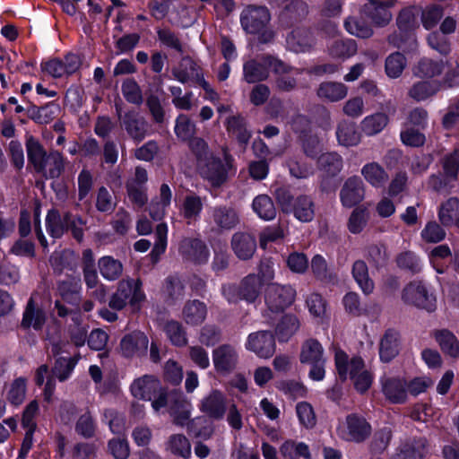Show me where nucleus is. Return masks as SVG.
Returning a JSON list of instances; mask_svg holds the SVG:
<instances>
[{"instance_id":"60","label":"nucleus","mask_w":459,"mask_h":459,"mask_svg":"<svg viewBox=\"0 0 459 459\" xmlns=\"http://www.w3.org/2000/svg\"><path fill=\"white\" fill-rule=\"evenodd\" d=\"M121 91L127 102L136 106H140L143 102L142 90L134 79H126L122 82Z\"/></svg>"},{"instance_id":"5","label":"nucleus","mask_w":459,"mask_h":459,"mask_svg":"<svg viewBox=\"0 0 459 459\" xmlns=\"http://www.w3.org/2000/svg\"><path fill=\"white\" fill-rule=\"evenodd\" d=\"M263 282L258 275L251 273L243 277L238 284L228 283L222 286L223 297L230 302L237 304L244 300L248 304L255 303L260 297Z\"/></svg>"},{"instance_id":"20","label":"nucleus","mask_w":459,"mask_h":459,"mask_svg":"<svg viewBox=\"0 0 459 459\" xmlns=\"http://www.w3.org/2000/svg\"><path fill=\"white\" fill-rule=\"evenodd\" d=\"M364 184L358 176L347 178L340 191L341 203L347 208H351L359 204L364 199Z\"/></svg>"},{"instance_id":"21","label":"nucleus","mask_w":459,"mask_h":459,"mask_svg":"<svg viewBox=\"0 0 459 459\" xmlns=\"http://www.w3.org/2000/svg\"><path fill=\"white\" fill-rule=\"evenodd\" d=\"M238 353L234 347L229 344L219 346L213 351L212 360L217 372L228 374L233 371L238 364Z\"/></svg>"},{"instance_id":"40","label":"nucleus","mask_w":459,"mask_h":459,"mask_svg":"<svg viewBox=\"0 0 459 459\" xmlns=\"http://www.w3.org/2000/svg\"><path fill=\"white\" fill-rule=\"evenodd\" d=\"M351 273L365 294L368 295L373 292L375 287L374 281L369 277L368 268L365 261L360 259L356 260L352 264Z\"/></svg>"},{"instance_id":"44","label":"nucleus","mask_w":459,"mask_h":459,"mask_svg":"<svg viewBox=\"0 0 459 459\" xmlns=\"http://www.w3.org/2000/svg\"><path fill=\"white\" fill-rule=\"evenodd\" d=\"M390 118L385 113H374L361 121V130L368 136L381 133L389 124Z\"/></svg>"},{"instance_id":"63","label":"nucleus","mask_w":459,"mask_h":459,"mask_svg":"<svg viewBox=\"0 0 459 459\" xmlns=\"http://www.w3.org/2000/svg\"><path fill=\"white\" fill-rule=\"evenodd\" d=\"M186 426L195 437L204 440L209 439L214 431L212 425L202 417L191 420Z\"/></svg>"},{"instance_id":"24","label":"nucleus","mask_w":459,"mask_h":459,"mask_svg":"<svg viewBox=\"0 0 459 459\" xmlns=\"http://www.w3.org/2000/svg\"><path fill=\"white\" fill-rule=\"evenodd\" d=\"M226 128L229 135L236 139L245 150L252 136L247 120L240 115L230 116L226 120Z\"/></svg>"},{"instance_id":"11","label":"nucleus","mask_w":459,"mask_h":459,"mask_svg":"<svg viewBox=\"0 0 459 459\" xmlns=\"http://www.w3.org/2000/svg\"><path fill=\"white\" fill-rule=\"evenodd\" d=\"M209 218L217 232L231 230L240 222L238 211L234 207L226 204L212 207Z\"/></svg>"},{"instance_id":"13","label":"nucleus","mask_w":459,"mask_h":459,"mask_svg":"<svg viewBox=\"0 0 459 459\" xmlns=\"http://www.w3.org/2000/svg\"><path fill=\"white\" fill-rule=\"evenodd\" d=\"M192 404L181 391L170 392V403L168 411L172 422L179 427H185L191 420Z\"/></svg>"},{"instance_id":"53","label":"nucleus","mask_w":459,"mask_h":459,"mask_svg":"<svg viewBox=\"0 0 459 459\" xmlns=\"http://www.w3.org/2000/svg\"><path fill=\"white\" fill-rule=\"evenodd\" d=\"M435 338L444 352L454 358L459 355V342L452 332L446 329L437 331Z\"/></svg>"},{"instance_id":"49","label":"nucleus","mask_w":459,"mask_h":459,"mask_svg":"<svg viewBox=\"0 0 459 459\" xmlns=\"http://www.w3.org/2000/svg\"><path fill=\"white\" fill-rule=\"evenodd\" d=\"M253 211L264 221H272L276 217L277 210L273 199L267 195H259L253 200Z\"/></svg>"},{"instance_id":"9","label":"nucleus","mask_w":459,"mask_h":459,"mask_svg":"<svg viewBox=\"0 0 459 459\" xmlns=\"http://www.w3.org/2000/svg\"><path fill=\"white\" fill-rule=\"evenodd\" d=\"M121 126L125 129L130 139L139 143L147 136L150 129L148 121L134 110L126 112L123 116L121 110L117 108Z\"/></svg>"},{"instance_id":"3","label":"nucleus","mask_w":459,"mask_h":459,"mask_svg":"<svg viewBox=\"0 0 459 459\" xmlns=\"http://www.w3.org/2000/svg\"><path fill=\"white\" fill-rule=\"evenodd\" d=\"M274 195L283 213H292L301 222H309L314 219L315 203L311 196L299 195L294 198L286 187L277 188Z\"/></svg>"},{"instance_id":"43","label":"nucleus","mask_w":459,"mask_h":459,"mask_svg":"<svg viewBox=\"0 0 459 459\" xmlns=\"http://www.w3.org/2000/svg\"><path fill=\"white\" fill-rule=\"evenodd\" d=\"M203 206V201L199 195L191 194L185 197L180 212L184 219L186 220L187 224L197 221L202 212Z\"/></svg>"},{"instance_id":"12","label":"nucleus","mask_w":459,"mask_h":459,"mask_svg":"<svg viewBox=\"0 0 459 459\" xmlns=\"http://www.w3.org/2000/svg\"><path fill=\"white\" fill-rule=\"evenodd\" d=\"M178 252L183 260L194 264H204L208 261L209 248L198 238H184L178 246Z\"/></svg>"},{"instance_id":"30","label":"nucleus","mask_w":459,"mask_h":459,"mask_svg":"<svg viewBox=\"0 0 459 459\" xmlns=\"http://www.w3.org/2000/svg\"><path fill=\"white\" fill-rule=\"evenodd\" d=\"M269 77L267 65L260 58V61L250 59L243 65V78L247 83H258Z\"/></svg>"},{"instance_id":"14","label":"nucleus","mask_w":459,"mask_h":459,"mask_svg":"<svg viewBox=\"0 0 459 459\" xmlns=\"http://www.w3.org/2000/svg\"><path fill=\"white\" fill-rule=\"evenodd\" d=\"M396 0H368L362 6L363 13L379 27L385 26L392 20L390 8L394 6Z\"/></svg>"},{"instance_id":"1","label":"nucleus","mask_w":459,"mask_h":459,"mask_svg":"<svg viewBox=\"0 0 459 459\" xmlns=\"http://www.w3.org/2000/svg\"><path fill=\"white\" fill-rule=\"evenodd\" d=\"M334 360L338 375L342 381L349 376L358 392L363 394L368 390L373 376L365 368L364 360L360 357H353L349 360L348 355L343 351L337 350Z\"/></svg>"},{"instance_id":"34","label":"nucleus","mask_w":459,"mask_h":459,"mask_svg":"<svg viewBox=\"0 0 459 459\" xmlns=\"http://www.w3.org/2000/svg\"><path fill=\"white\" fill-rule=\"evenodd\" d=\"M444 70L442 61L433 60L428 57H422L412 68L414 76L421 79H430L438 76Z\"/></svg>"},{"instance_id":"36","label":"nucleus","mask_w":459,"mask_h":459,"mask_svg":"<svg viewBox=\"0 0 459 459\" xmlns=\"http://www.w3.org/2000/svg\"><path fill=\"white\" fill-rule=\"evenodd\" d=\"M347 93V86L337 82H324L319 84L316 91L318 98L330 102H335L344 99Z\"/></svg>"},{"instance_id":"7","label":"nucleus","mask_w":459,"mask_h":459,"mask_svg":"<svg viewBox=\"0 0 459 459\" xmlns=\"http://www.w3.org/2000/svg\"><path fill=\"white\" fill-rule=\"evenodd\" d=\"M299 360L302 364L311 366L309 377L315 381H321L325 377V359L324 348L316 339H308L302 344Z\"/></svg>"},{"instance_id":"41","label":"nucleus","mask_w":459,"mask_h":459,"mask_svg":"<svg viewBox=\"0 0 459 459\" xmlns=\"http://www.w3.org/2000/svg\"><path fill=\"white\" fill-rule=\"evenodd\" d=\"M439 90L440 85L436 82L420 81L411 85L408 91V96L420 102L433 97Z\"/></svg>"},{"instance_id":"62","label":"nucleus","mask_w":459,"mask_h":459,"mask_svg":"<svg viewBox=\"0 0 459 459\" xmlns=\"http://www.w3.org/2000/svg\"><path fill=\"white\" fill-rule=\"evenodd\" d=\"M395 262L400 269L406 270L412 274L419 273L421 271L420 259L411 251H404L400 253L397 255Z\"/></svg>"},{"instance_id":"31","label":"nucleus","mask_w":459,"mask_h":459,"mask_svg":"<svg viewBox=\"0 0 459 459\" xmlns=\"http://www.w3.org/2000/svg\"><path fill=\"white\" fill-rule=\"evenodd\" d=\"M43 162L44 170L39 173L47 178H58L65 169V160L56 150H50Z\"/></svg>"},{"instance_id":"61","label":"nucleus","mask_w":459,"mask_h":459,"mask_svg":"<svg viewBox=\"0 0 459 459\" xmlns=\"http://www.w3.org/2000/svg\"><path fill=\"white\" fill-rule=\"evenodd\" d=\"M347 31L356 37L368 39L373 35V30L365 21L355 17H349L344 22Z\"/></svg>"},{"instance_id":"42","label":"nucleus","mask_w":459,"mask_h":459,"mask_svg":"<svg viewBox=\"0 0 459 459\" xmlns=\"http://www.w3.org/2000/svg\"><path fill=\"white\" fill-rule=\"evenodd\" d=\"M26 149L28 160L33 165L35 171H43V162L46 159L45 157L48 154L43 145L34 137L30 136L26 141Z\"/></svg>"},{"instance_id":"25","label":"nucleus","mask_w":459,"mask_h":459,"mask_svg":"<svg viewBox=\"0 0 459 459\" xmlns=\"http://www.w3.org/2000/svg\"><path fill=\"white\" fill-rule=\"evenodd\" d=\"M308 14V5L301 0L290 2L280 14V21L285 27H291L303 20Z\"/></svg>"},{"instance_id":"29","label":"nucleus","mask_w":459,"mask_h":459,"mask_svg":"<svg viewBox=\"0 0 459 459\" xmlns=\"http://www.w3.org/2000/svg\"><path fill=\"white\" fill-rule=\"evenodd\" d=\"M287 43L295 52H306L315 45V39L307 28H296L287 37Z\"/></svg>"},{"instance_id":"58","label":"nucleus","mask_w":459,"mask_h":459,"mask_svg":"<svg viewBox=\"0 0 459 459\" xmlns=\"http://www.w3.org/2000/svg\"><path fill=\"white\" fill-rule=\"evenodd\" d=\"M407 61L403 54L394 52L390 54L385 63V70L389 78H398L406 67Z\"/></svg>"},{"instance_id":"54","label":"nucleus","mask_w":459,"mask_h":459,"mask_svg":"<svg viewBox=\"0 0 459 459\" xmlns=\"http://www.w3.org/2000/svg\"><path fill=\"white\" fill-rule=\"evenodd\" d=\"M303 153L310 159H317L324 149L322 140L315 134L299 136Z\"/></svg>"},{"instance_id":"19","label":"nucleus","mask_w":459,"mask_h":459,"mask_svg":"<svg viewBox=\"0 0 459 459\" xmlns=\"http://www.w3.org/2000/svg\"><path fill=\"white\" fill-rule=\"evenodd\" d=\"M346 432L342 437L347 441L361 443L371 434V426L362 416L356 413L346 417Z\"/></svg>"},{"instance_id":"56","label":"nucleus","mask_w":459,"mask_h":459,"mask_svg":"<svg viewBox=\"0 0 459 459\" xmlns=\"http://www.w3.org/2000/svg\"><path fill=\"white\" fill-rule=\"evenodd\" d=\"M57 107L54 105H46L43 107H37L30 105L26 109V114L29 118L32 119L38 124H48L55 118L56 110Z\"/></svg>"},{"instance_id":"16","label":"nucleus","mask_w":459,"mask_h":459,"mask_svg":"<svg viewBox=\"0 0 459 459\" xmlns=\"http://www.w3.org/2000/svg\"><path fill=\"white\" fill-rule=\"evenodd\" d=\"M230 247L239 260L248 261L256 251V238L249 232L237 231L231 237Z\"/></svg>"},{"instance_id":"48","label":"nucleus","mask_w":459,"mask_h":459,"mask_svg":"<svg viewBox=\"0 0 459 459\" xmlns=\"http://www.w3.org/2000/svg\"><path fill=\"white\" fill-rule=\"evenodd\" d=\"M364 178L375 187H382L388 181V175L377 162H370L361 169Z\"/></svg>"},{"instance_id":"2","label":"nucleus","mask_w":459,"mask_h":459,"mask_svg":"<svg viewBox=\"0 0 459 459\" xmlns=\"http://www.w3.org/2000/svg\"><path fill=\"white\" fill-rule=\"evenodd\" d=\"M271 14L266 6L249 4L240 14L242 29L248 34L258 35L261 43H270L274 39V32L269 27Z\"/></svg>"},{"instance_id":"15","label":"nucleus","mask_w":459,"mask_h":459,"mask_svg":"<svg viewBox=\"0 0 459 459\" xmlns=\"http://www.w3.org/2000/svg\"><path fill=\"white\" fill-rule=\"evenodd\" d=\"M247 348L258 357L268 359L275 352L274 335L269 331H258L248 335Z\"/></svg>"},{"instance_id":"6","label":"nucleus","mask_w":459,"mask_h":459,"mask_svg":"<svg viewBox=\"0 0 459 459\" xmlns=\"http://www.w3.org/2000/svg\"><path fill=\"white\" fill-rule=\"evenodd\" d=\"M232 161V157L228 153L224 155V162L212 154L197 164V169L201 177L207 180L212 187H220L228 179Z\"/></svg>"},{"instance_id":"23","label":"nucleus","mask_w":459,"mask_h":459,"mask_svg":"<svg viewBox=\"0 0 459 459\" xmlns=\"http://www.w3.org/2000/svg\"><path fill=\"white\" fill-rule=\"evenodd\" d=\"M401 336L394 329H387L379 343V357L383 362H390L400 351Z\"/></svg>"},{"instance_id":"17","label":"nucleus","mask_w":459,"mask_h":459,"mask_svg":"<svg viewBox=\"0 0 459 459\" xmlns=\"http://www.w3.org/2000/svg\"><path fill=\"white\" fill-rule=\"evenodd\" d=\"M227 409V398L219 390H212L202 399L200 403V411L215 420H222Z\"/></svg>"},{"instance_id":"46","label":"nucleus","mask_w":459,"mask_h":459,"mask_svg":"<svg viewBox=\"0 0 459 459\" xmlns=\"http://www.w3.org/2000/svg\"><path fill=\"white\" fill-rule=\"evenodd\" d=\"M365 257L376 269L385 267L389 260L387 247L384 243H372L365 248Z\"/></svg>"},{"instance_id":"45","label":"nucleus","mask_w":459,"mask_h":459,"mask_svg":"<svg viewBox=\"0 0 459 459\" xmlns=\"http://www.w3.org/2000/svg\"><path fill=\"white\" fill-rule=\"evenodd\" d=\"M98 266L101 276L108 281L117 280L122 275L124 270L121 261L110 255L100 258Z\"/></svg>"},{"instance_id":"47","label":"nucleus","mask_w":459,"mask_h":459,"mask_svg":"<svg viewBox=\"0 0 459 459\" xmlns=\"http://www.w3.org/2000/svg\"><path fill=\"white\" fill-rule=\"evenodd\" d=\"M165 448L173 455L188 458L191 455V444L183 434H173L169 437Z\"/></svg>"},{"instance_id":"57","label":"nucleus","mask_w":459,"mask_h":459,"mask_svg":"<svg viewBox=\"0 0 459 459\" xmlns=\"http://www.w3.org/2000/svg\"><path fill=\"white\" fill-rule=\"evenodd\" d=\"M174 131L178 140L187 142L195 136L196 126L187 115L180 114L176 119Z\"/></svg>"},{"instance_id":"32","label":"nucleus","mask_w":459,"mask_h":459,"mask_svg":"<svg viewBox=\"0 0 459 459\" xmlns=\"http://www.w3.org/2000/svg\"><path fill=\"white\" fill-rule=\"evenodd\" d=\"M207 315L206 305L197 299L188 300L186 302L182 316L187 325H197L202 324Z\"/></svg>"},{"instance_id":"39","label":"nucleus","mask_w":459,"mask_h":459,"mask_svg":"<svg viewBox=\"0 0 459 459\" xmlns=\"http://www.w3.org/2000/svg\"><path fill=\"white\" fill-rule=\"evenodd\" d=\"M329 56L333 59L345 60L357 52V44L351 39H335L327 47Z\"/></svg>"},{"instance_id":"33","label":"nucleus","mask_w":459,"mask_h":459,"mask_svg":"<svg viewBox=\"0 0 459 459\" xmlns=\"http://www.w3.org/2000/svg\"><path fill=\"white\" fill-rule=\"evenodd\" d=\"M201 73V68L189 56L183 57L178 65L172 69L173 76L182 83L194 82Z\"/></svg>"},{"instance_id":"52","label":"nucleus","mask_w":459,"mask_h":459,"mask_svg":"<svg viewBox=\"0 0 459 459\" xmlns=\"http://www.w3.org/2000/svg\"><path fill=\"white\" fill-rule=\"evenodd\" d=\"M317 165L320 170L334 177L342 169V159L336 152H326L317 158Z\"/></svg>"},{"instance_id":"59","label":"nucleus","mask_w":459,"mask_h":459,"mask_svg":"<svg viewBox=\"0 0 459 459\" xmlns=\"http://www.w3.org/2000/svg\"><path fill=\"white\" fill-rule=\"evenodd\" d=\"M369 212L367 208L359 206L355 208L348 220L347 227L351 233H360L368 224Z\"/></svg>"},{"instance_id":"22","label":"nucleus","mask_w":459,"mask_h":459,"mask_svg":"<svg viewBox=\"0 0 459 459\" xmlns=\"http://www.w3.org/2000/svg\"><path fill=\"white\" fill-rule=\"evenodd\" d=\"M148 344L147 336L142 332L135 331L123 337L120 342V349L123 356L130 358L145 354Z\"/></svg>"},{"instance_id":"28","label":"nucleus","mask_w":459,"mask_h":459,"mask_svg":"<svg viewBox=\"0 0 459 459\" xmlns=\"http://www.w3.org/2000/svg\"><path fill=\"white\" fill-rule=\"evenodd\" d=\"M385 397L393 403H403L407 397V384L399 377H386L382 381Z\"/></svg>"},{"instance_id":"51","label":"nucleus","mask_w":459,"mask_h":459,"mask_svg":"<svg viewBox=\"0 0 459 459\" xmlns=\"http://www.w3.org/2000/svg\"><path fill=\"white\" fill-rule=\"evenodd\" d=\"M299 328V321L296 316L284 315L275 327V333L280 342H287Z\"/></svg>"},{"instance_id":"50","label":"nucleus","mask_w":459,"mask_h":459,"mask_svg":"<svg viewBox=\"0 0 459 459\" xmlns=\"http://www.w3.org/2000/svg\"><path fill=\"white\" fill-rule=\"evenodd\" d=\"M48 233L54 238H60L67 231V225L63 215L56 209H51L46 216Z\"/></svg>"},{"instance_id":"35","label":"nucleus","mask_w":459,"mask_h":459,"mask_svg":"<svg viewBox=\"0 0 459 459\" xmlns=\"http://www.w3.org/2000/svg\"><path fill=\"white\" fill-rule=\"evenodd\" d=\"M336 137L340 144L343 146H355L360 142V133L354 122L342 120L336 129Z\"/></svg>"},{"instance_id":"8","label":"nucleus","mask_w":459,"mask_h":459,"mask_svg":"<svg viewBox=\"0 0 459 459\" xmlns=\"http://www.w3.org/2000/svg\"><path fill=\"white\" fill-rule=\"evenodd\" d=\"M296 299V290L290 284L268 283L264 291V302L271 312L280 313L289 307Z\"/></svg>"},{"instance_id":"38","label":"nucleus","mask_w":459,"mask_h":459,"mask_svg":"<svg viewBox=\"0 0 459 459\" xmlns=\"http://www.w3.org/2000/svg\"><path fill=\"white\" fill-rule=\"evenodd\" d=\"M428 453L427 441L424 438L406 443L400 446L393 459H422Z\"/></svg>"},{"instance_id":"10","label":"nucleus","mask_w":459,"mask_h":459,"mask_svg":"<svg viewBox=\"0 0 459 459\" xmlns=\"http://www.w3.org/2000/svg\"><path fill=\"white\" fill-rule=\"evenodd\" d=\"M403 300L415 307L424 308L428 311H434L436 308V299L429 294L425 285L420 281H411L403 290Z\"/></svg>"},{"instance_id":"4","label":"nucleus","mask_w":459,"mask_h":459,"mask_svg":"<svg viewBox=\"0 0 459 459\" xmlns=\"http://www.w3.org/2000/svg\"><path fill=\"white\" fill-rule=\"evenodd\" d=\"M141 280L126 278L118 281L116 291L111 295L108 306L114 310L123 309L129 304L134 312L139 311L145 295Z\"/></svg>"},{"instance_id":"27","label":"nucleus","mask_w":459,"mask_h":459,"mask_svg":"<svg viewBox=\"0 0 459 459\" xmlns=\"http://www.w3.org/2000/svg\"><path fill=\"white\" fill-rule=\"evenodd\" d=\"M161 295L168 305L181 301L185 296V286L181 279L176 274L169 275L163 281Z\"/></svg>"},{"instance_id":"64","label":"nucleus","mask_w":459,"mask_h":459,"mask_svg":"<svg viewBox=\"0 0 459 459\" xmlns=\"http://www.w3.org/2000/svg\"><path fill=\"white\" fill-rule=\"evenodd\" d=\"M65 220L67 225V231L70 230L73 238L79 243L84 238V226L86 221L80 215H73L70 212H65Z\"/></svg>"},{"instance_id":"18","label":"nucleus","mask_w":459,"mask_h":459,"mask_svg":"<svg viewBox=\"0 0 459 459\" xmlns=\"http://www.w3.org/2000/svg\"><path fill=\"white\" fill-rule=\"evenodd\" d=\"M82 282L79 277L68 276L56 282V292L64 302L80 310Z\"/></svg>"},{"instance_id":"55","label":"nucleus","mask_w":459,"mask_h":459,"mask_svg":"<svg viewBox=\"0 0 459 459\" xmlns=\"http://www.w3.org/2000/svg\"><path fill=\"white\" fill-rule=\"evenodd\" d=\"M162 330L173 345L181 347L186 344V334L179 322L176 320L167 321L163 324Z\"/></svg>"},{"instance_id":"37","label":"nucleus","mask_w":459,"mask_h":459,"mask_svg":"<svg viewBox=\"0 0 459 459\" xmlns=\"http://www.w3.org/2000/svg\"><path fill=\"white\" fill-rule=\"evenodd\" d=\"M46 322V315L44 311L36 307L34 300L30 298L27 303L22 326L23 328L32 327L34 330H41Z\"/></svg>"},{"instance_id":"26","label":"nucleus","mask_w":459,"mask_h":459,"mask_svg":"<svg viewBox=\"0 0 459 459\" xmlns=\"http://www.w3.org/2000/svg\"><path fill=\"white\" fill-rule=\"evenodd\" d=\"M160 385V382L155 377L145 375L133 382L131 392L134 397L148 401L153 397L155 392H159Z\"/></svg>"}]
</instances>
